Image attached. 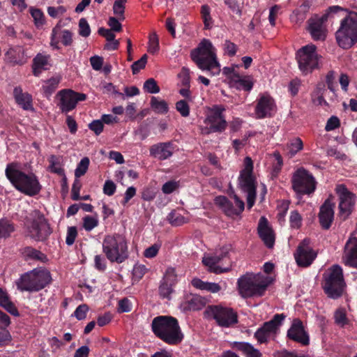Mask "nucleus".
<instances>
[{
  "mask_svg": "<svg viewBox=\"0 0 357 357\" xmlns=\"http://www.w3.org/2000/svg\"><path fill=\"white\" fill-rule=\"evenodd\" d=\"M190 56L197 67L207 71L211 76L218 75L220 73V64L218 61L216 49L209 40L204 39L194 49Z\"/></svg>",
  "mask_w": 357,
  "mask_h": 357,
  "instance_id": "1",
  "label": "nucleus"
},
{
  "mask_svg": "<svg viewBox=\"0 0 357 357\" xmlns=\"http://www.w3.org/2000/svg\"><path fill=\"white\" fill-rule=\"evenodd\" d=\"M6 176L15 188L21 192L34 196L41 190V185L33 173L26 174L22 172L16 163L7 165Z\"/></svg>",
  "mask_w": 357,
  "mask_h": 357,
  "instance_id": "2",
  "label": "nucleus"
},
{
  "mask_svg": "<svg viewBox=\"0 0 357 357\" xmlns=\"http://www.w3.org/2000/svg\"><path fill=\"white\" fill-rule=\"evenodd\" d=\"M151 329L156 337L168 344H177L183 338L178 320L171 316L155 317L151 323Z\"/></svg>",
  "mask_w": 357,
  "mask_h": 357,
  "instance_id": "3",
  "label": "nucleus"
},
{
  "mask_svg": "<svg viewBox=\"0 0 357 357\" xmlns=\"http://www.w3.org/2000/svg\"><path fill=\"white\" fill-rule=\"evenodd\" d=\"M271 282L269 276L248 273L238 280L239 294L243 298L261 296Z\"/></svg>",
  "mask_w": 357,
  "mask_h": 357,
  "instance_id": "4",
  "label": "nucleus"
},
{
  "mask_svg": "<svg viewBox=\"0 0 357 357\" xmlns=\"http://www.w3.org/2000/svg\"><path fill=\"white\" fill-rule=\"evenodd\" d=\"M102 252L112 263L121 264L128 258V243L123 235H106L102 243Z\"/></svg>",
  "mask_w": 357,
  "mask_h": 357,
  "instance_id": "5",
  "label": "nucleus"
},
{
  "mask_svg": "<svg viewBox=\"0 0 357 357\" xmlns=\"http://www.w3.org/2000/svg\"><path fill=\"white\" fill-rule=\"evenodd\" d=\"M52 280L50 272L40 267L22 275L16 285L21 291L36 292L49 285Z\"/></svg>",
  "mask_w": 357,
  "mask_h": 357,
  "instance_id": "6",
  "label": "nucleus"
},
{
  "mask_svg": "<svg viewBox=\"0 0 357 357\" xmlns=\"http://www.w3.org/2000/svg\"><path fill=\"white\" fill-rule=\"evenodd\" d=\"M336 40L344 49L350 48L357 42V13L351 12L341 20Z\"/></svg>",
  "mask_w": 357,
  "mask_h": 357,
  "instance_id": "7",
  "label": "nucleus"
},
{
  "mask_svg": "<svg viewBox=\"0 0 357 357\" xmlns=\"http://www.w3.org/2000/svg\"><path fill=\"white\" fill-rule=\"evenodd\" d=\"M252 172V160L250 157H246L244 160V168L241 170L238 178V185L243 192L247 193L248 209L254 206L256 199L257 183Z\"/></svg>",
  "mask_w": 357,
  "mask_h": 357,
  "instance_id": "8",
  "label": "nucleus"
},
{
  "mask_svg": "<svg viewBox=\"0 0 357 357\" xmlns=\"http://www.w3.org/2000/svg\"><path fill=\"white\" fill-rule=\"evenodd\" d=\"M296 58L300 70L306 75L319 68L321 56L318 54L316 46L310 44L300 48L296 52Z\"/></svg>",
  "mask_w": 357,
  "mask_h": 357,
  "instance_id": "9",
  "label": "nucleus"
},
{
  "mask_svg": "<svg viewBox=\"0 0 357 357\" xmlns=\"http://www.w3.org/2000/svg\"><path fill=\"white\" fill-rule=\"evenodd\" d=\"M225 111V108L222 105L213 106L204 121L206 126H200L201 133L209 135L224 132L227 126V122L222 114Z\"/></svg>",
  "mask_w": 357,
  "mask_h": 357,
  "instance_id": "10",
  "label": "nucleus"
},
{
  "mask_svg": "<svg viewBox=\"0 0 357 357\" xmlns=\"http://www.w3.org/2000/svg\"><path fill=\"white\" fill-rule=\"evenodd\" d=\"M344 287L342 269L339 265H333L326 274L324 290L330 298H337L342 295Z\"/></svg>",
  "mask_w": 357,
  "mask_h": 357,
  "instance_id": "11",
  "label": "nucleus"
},
{
  "mask_svg": "<svg viewBox=\"0 0 357 357\" xmlns=\"http://www.w3.org/2000/svg\"><path fill=\"white\" fill-rule=\"evenodd\" d=\"M292 188L299 195H310L316 188V181L313 176L304 168L298 169L291 178Z\"/></svg>",
  "mask_w": 357,
  "mask_h": 357,
  "instance_id": "12",
  "label": "nucleus"
},
{
  "mask_svg": "<svg viewBox=\"0 0 357 357\" xmlns=\"http://www.w3.org/2000/svg\"><path fill=\"white\" fill-rule=\"evenodd\" d=\"M51 233L52 231L44 215L39 211H34L33 220L31 225L27 227L28 236L35 241H43Z\"/></svg>",
  "mask_w": 357,
  "mask_h": 357,
  "instance_id": "13",
  "label": "nucleus"
},
{
  "mask_svg": "<svg viewBox=\"0 0 357 357\" xmlns=\"http://www.w3.org/2000/svg\"><path fill=\"white\" fill-rule=\"evenodd\" d=\"M206 313L213 317L222 327H231L238 322V315L233 309L220 305L208 306Z\"/></svg>",
  "mask_w": 357,
  "mask_h": 357,
  "instance_id": "14",
  "label": "nucleus"
},
{
  "mask_svg": "<svg viewBox=\"0 0 357 357\" xmlns=\"http://www.w3.org/2000/svg\"><path fill=\"white\" fill-rule=\"evenodd\" d=\"M335 191L340 200V215L345 219L351 214L354 208L357 199L356 196L344 184L337 185Z\"/></svg>",
  "mask_w": 357,
  "mask_h": 357,
  "instance_id": "15",
  "label": "nucleus"
},
{
  "mask_svg": "<svg viewBox=\"0 0 357 357\" xmlns=\"http://www.w3.org/2000/svg\"><path fill=\"white\" fill-rule=\"evenodd\" d=\"M285 319L284 314H276L269 321L265 322L255 333V337L259 344L265 343L272 336H275Z\"/></svg>",
  "mask_w": 357,
  "mask_h": 357,
  "instance_id": "16",
  "label": "nucleus"
},
{
  "mask_svg": "<svg viewBox=\"0 0 357 357\" xmlns=\"http://www.w3.org/2000/svg\"><path fill=\"white\" fill-rule=\"evenodd\" d=\"M59 102L58 106L62 112L67 113L75 108L79 101H84L86 98V95L82 93L75 92L71 89H63L58 93Z\"/></svg>",
  "mask_w": 357,
  "mask_h": 357,
  "instance_id": "17",
  "label": "nucleus"
},
{
  "mask_svg": "<svg viewBox=\"0 0 357 357\" xmlns=\"http://www.w3.org/2000/svg\"><path fill=\"white\" fill-rule=\"evenodd\" d=\"M294 257L298 266L307 267L317 257V252L310 245V241L305 238L298 245Z\"/></svg>",
  "mask_w": 357,
  "mask_h": 357,
  "instance_id": "18",
  "label": "nucleus"
},
{
  "mask_svg": "<svg viewBox=\"0 0 357 357\" xmlns=\"http://www.w3.org/2000/svg\"><path fill=\"white\" fill-rule=\"evenodd\" d=\"M236 206L224 196L217 197L215 199V204L219 206L224 213L229 217H234L239 215L245 208V204L236 195L232 196Z\"/></svg>",
  "mask_w": 357,
  "mask_h": 357,
  "instance_id": "19",
  "label": "nucleus"
},
{
  "mask_svg": "<svg viewBox=\"0 0 357 357\" xmlns=\"http://www.w3.org/2000/svg\"><path fill=\"white\" fill-rule=\"evenodd\" d=\"M275 104L273 99L267 94L260 96L255 107V115L257 119L271 116L275 112Z\"/></svg>",
  "mask_w": 357,
  "mask_h": 357,
  "instance_id": "20",
  "label": "nucleus"
},
{
  "mask_svg": "<svg viewBox=\"0 0 357 357\" xmlns=\"http://www.w3.org/2000/svg\"><path fill=\"white\" fill-rule=\"evenodd\" d=\"M287 337L302 345H307L310 342L309 335L305 331L302 321L298 319L293 320L291 327L287 331Z\"/></svg>",
  "mask_w": 357,
  "mask_h": 357,
  "instance_id": "21",
  "label": "nucleus"
},
{
  "mask_svg": "<svg viewBox=\"0 0 357 357\" xmlns=\"http://www.w3.org/2000/svg\"><path fill=\"white\" fill-rule=\"evenodd\" d=\"M342 260L345 265L357 268V237H350L347 241Z\"/></svg>",
  "mask_w": 357,
  "mask_h": 357,
  "instance_id": "22",
  "label": "nucleus"
},
{
  "mask_svg": "<svg viewBox=\"0 0 357 357\" xmlns=\"http://www.w3.org/2000/svg\"><path fill=\"white\" fill-rule=\"evenodd\" d=\"M327 20V15H323L321 17H315L309 20L308 30L315 40H323L326 38V30L324 23Z\"/></svg>",
  "mask_w": 357,
  "mask_h": 357,
  "instance_id": "23",
  "label": "nucleus"
},
{
  "mask_svg": "<svg viewBox=\"0 0 357 357\" xmlns=\"http://www.w3.org/2000/svg\"><path fill=\"white\" fill-rule=\"evenodd\" d=\"M257 229L259 237L264 244L268 248H272L275 243V234L265 217L260 218Z\"/></svg>",
  "mask_w": 357,
  "mask_h": 357,
  "instance_id": "24",
  "label": "nucleus"
},
{
  "mask_svg": "<svg viewBox=\"0 0 357 357\" xmlns=\"http://www.w3.org/2000/svg\"><path fill=\"white\" fill-rule=\"evenodd\" d=\"M65 46H69L73 43L72 33L69 30H61V26L57 24L52 31L50 45L55 49H59V38Z\"/></svg>",
  "mask_w": 357,
  "mask_h": 357,
  "instance_id": "25",
  "label": "nucleus"
},
{
  "mask_svg": "<svg viewBox=\"0 0 357 357\" xmlns=\"http://www.w3.org/2000/svg\"><path fill=\"white\" fill-rule=\"evenodd\" d=\"M335 204L332 203L330 199H326L320 208L319 214V222L321 227L328 229L334 218Z\"/></svg>",
  "mask_w": 357,
  "mask_h": 357,
  "instance_id": "26",
  "label": "nucleus"
},
{
  "mask_svg": "<svg viewBox=\"0 0 357 357\" xmlns=\"http://www.w3.org/2000/svg\"><path fill=\"white\" fill-rule=\"evenodd\" d=\"M227 250H221L219 254L217 252L213 256L204 257L202 259V262L208 268L211 272L214 273L219 274L227 272L229 270V268H223L218 266V264L227 256Z\"/></svg>",
  "mask_w": 357,
  "mask_h": 357,
  "instance_id": "27",
  "label": "nucleus"
},
{
  "mask_svg": "<svg viewBox=\"0 0 357 357\" xmlns=\"http://www.w3.org/2000/svg\"><path fill=\"white\" fill-rule=\"evenodd\" d=\"M174 150V148L171 142L158 143L150 148V154L158 160H164L172 155Z\"/></svg>",
  "mask_w": 357,
  "mask_h": 357,
  "instance_id": "28",
  "label": "nucleus"
},
{
  "mask_svg": "<svg viewBox=\"0 0 357 357\" xmlns=\"http://www.w3.org/2000/svg\"><path fill=\"white\" fill-rule=\"evenodd\" d=\"M13 96L17 103L24 109H32V98L28 93H24L20 87L17 86L13 90Z\"/></svg>",
  "mask_w": 357,
  "mask_h": 357,
  "instance_id": "29",
  "label": "nucleus"
},
{
  "mask_svg": "<svg viewBox=\"0 0 357 357\" xmlns=\"http://www.w3.org/2000/svg\"><path fill=\"white\" fill-rule=\"evenodd\" d=\"M233 348L241 351L245 357H261L260 351L253 347L250 343L246 342H234Z\"/></svg>",
  "mask_w": 357,
  "mask_h": 357,
  "instance_id": "30",
  "label": "nucleus"
},
{
  "mask_svg": "<svg viewBox=\"0 0 357 357\" xmlns=\"http://www.w3.org/2000/svg\"><path fill=\"white\" fill-rule=\"evenodd\" d=\"M204 301L202 297L197 295H189L181 303V307L184 310H199L204 306Z\"/></svg>",
  "mask_w": 357,
  "mask_h": 357,
  "instance_id": "31",
  "label": "nucleus"
},
{
  "mask_svg": "<svg viewBox=\"0 0 357 357\" xmlns=\"http://www.w3.org/2000/svg\"><path fill=\"white\" fill-rule=\"evenodd\" d=\"M0 305L7 312L15 317L20 315L15 305L10 301V297L6 290L0 287Z\"/></svg>",
  "mask_w": 357,
  "mask_h": 357,
  "instance_id": "32",
  "label": "nucleus"
},
{
  "mask_svg": "<svg viewBox=\"0 0 357 357\" xmlns=\"http://www.w3.org/2000/svg\"><path fill=\"white\" fill-rule=\"evenodd\" d=\"M231 84L236 89L249 91L252 89L253 82L249 77L234 75L231 80Z\"/></svg>",
  "mask_w": 357,
  "mask_h": 357,
  "instance_id": "33",
  "label": "nucleus"
},
{
  "mask_svg": "<svg viewBox=\"0 0 357 357\" xmlns=\"http://www.w3.org/2000/svg\"><path fill=\"white\" fill-rule=\"evenodd\" d=\"M192 284L197 289L205 290L211 293H218L222 289L218 283L204 282L199 278H194L192 280Z\"/></svg>",
  "mask_w": 357,
  "mask_h": 357,
  "instance_id": "34",
  "label": "nucleus"
},
{
  "mask_svg": "<svg viewBox=\"0 0 357 357\" xmlns=\"http://www.w3.org/2000/svg\"><path fill=\"white\" fill-rule=\"evenodd\" d=\"M49 66V57L38 54L33 59V71L34 75L38 76L42 70H47Z\"/></svg>",
  "mask_w": 357,
  "mask_h": 357,
  "instance_id": "35",
  "label": "nucleus"
},
{
  "mask_svg": "<svg viewBox=\"0 0 357 357\" xmlns=\"http://www.w3.org/2000/svg\"><path fill=\"white\" fill-rule=\"evenodd\" d=\"M61 81L60 76H54L44 82L43 90L45 96H50L58 88Z\"/></svg>",
  "mask_w": 357,
  "mask_h": 357,
  "instance_id": "36",
  "label": "nucleus"
},
{
  "mask_svg": "<svg viewBox=\"0 0 357 357\" xmlns=\"http://www.w3.org/2000/svg\"><path fill=\"white\" fill-rule=\"evenodd\" d=\"M326 91L325 85L324 84H319L314 91L312 93V101L314 104L321 105L326 104V102L324 98V92Z\"/></svg>",
  "mask_w": 357,
  "mask_h": 357,
  "instance_id": "37",
  "label": "nucleus"
},
{
  "mask_svg": "<svg viewBox=\"0 0 357 357\" xmlns=\"http://www.w3.org/2000/svg\"><path fill=\"white\" fill-rule=\"evenodd\" d=\"M48 161L50 163L48 169L51 172L56 173L59 175L63 174L64 171L61 165V158L60 156L51 155L48 158Z\"/></svg>",
  "mask_w": 357,
  "mask_h": 357,
  "instance_id": "38",
  "label": "nucleus"
},
{
  "mask_svg": "<svg viewBox=\"0 0 357 357\" xmlns=\"http://www.w3.org/2000/svg\"><path fill=\"white\" fill-rule=\"evenodd\" d=\"M151 106L152 109L158 114H166L169 107L166 101L160 100L156 97H152L151 99Z\"/></svg>",
  "mask_w": 357,
  "mask_h": 357,
  "instance_id": "39",
  "label": "nucleus"
},
{
  "mask_svg": "<svg viewBox=\"0 0 357 357\" xmlns=\"http://www.w3.org/2000/svg\"><path fill=\"white\" fill-rule=\"evenodd\" d=\"M24 254L27 259L38 260L42 262H45L47 260L45 254L31 247L26 248Z\"/></svg>",
  "mask_w": 357,
  "mask_h": 357,
  "instance_id": "40",
  "label": "nucleus"
},
{
  "mask_svg": "<svg viewBox=\"0 0 357 357\" xmlns=\"http://www.w3.org/2000/svg\"><path fill=\"white\" fill-rule=\"evenodd\" d=\"M308 9V5L306 3L302 4L298 10L294 11L291 15V22L296 24L302 23L306 18L305 13Z\"/></svg>",
  "mask_w": 357,
  "mask_h": 357,
  "instance_id": "41",
  "label": "nucleus"
},
{
  "mask_svg": "<svg viewBox=\"0 0 357 357\" xmlns=\"http://www.w3.org/2000/svg\"><path fill=\"white\" fill-rule=\"evenodd\" d=\"M303 148V143L301 138L296 137L289 141L287 145L288 154L291 157L295 155L298 152L301 151Z\"/></svg>",
  "mask_w": 357,
  "mask_h": 357,
  "instance_id": "42",
  "label": "nucleus"
},
{
  "mask_svg": "<svg viewBox=\"0 0 357 357\" xmlns=\"http://www.w3.org/2000/svg\"><path fill=\"white\" fill-rule=\"evenodd\" d=\"M167 220L173 226H180L187 222L188 220L176 211H172L167 215Z\"/></svg>",
  "mask_w": 357,
  "mask_h": 357,
  "instance_id": "43",
  "label": "nucleus"
},
{
  "mask_svg": "<svg viewBox=\"0 0 357 357\" xmlns=\"http://www.w3.org/2000/svg\"><path fill=\"white\" fill-rule=\"evenodd\" d=\"M97 216L86 215L82 219V227L86 231H91L98 225Z\"/></svg>",
  "mask_w": 357,
  "mask_h": 357,
  "instance_id": "44",
  "label": "nucleus"
},
{
  "mask_svg": "<svg viewBox=\"0 0 357 357\" xmlns=\"http://www.w3.org/2000/svg\"><path fill=\"white\" fill-rule=\"evenodd\" d=\"M13 230V226L8 220H0V240L9 236Z\"/></svg>",
  "mask_w": 357,
  "mask_h": 357,
  "instance_id": "45",
  "label": "nucleus"
},
{
  "mask_svg": "<svg viewBox=\"0 0 357 357\" xmlns=\"http://www.w3.org/2000/svg\"><path fill=\"white\" fill-rule=\"evenodd\" d=\"M89 165V159L87 157L83 158L77 165L75 170V176L79 178L85 174Z\"/></svg>",
  "mask_w": 357,
  "mask_h": 357,
  "instance_id": "46",
  "label": "nucleus"
},
{
  "mask_svg": "<svg viewBox=\"0 0 357 357\" xmlns=\"http://www.w3.org/2000/svg\"><path fill=\"white\" fill-rule=\"evenodd\" d=\"M160 49L159 39L155 33H153L149 36L148 43V51L151 54H155Z\"/></svg>",
  "mask_w": 357,
  "mask_h": 357,
  "instance_id": "47",
  "label": "nucleus"
},
{
  "mask_svg": "<svg viewBox=\"0 0 357 357\" xmlns=\"http://www.w3.org/2000/svg\"><path fill=\"white\" fill-rule=\"evenodd\" d=\"M176 109L183 117H188L190 115V106L188 101L181 100L176 103Z\"/></svg>",
  "mask_w": 357,
  "mask_h": 357,
  "instance_id": "48",
  "label": "nucleus"
},
{
  "mask_svg": "<svg viewBox=\"0 0 357 357\" xmlns=\"http://www.w3.org/2000/svg\"><path fill=\"white\" fill-rule=\"evenodd\" d=\"M31 15L33 18L35 24L40 26L45 23V16L43 13L38 8H31Z\"/></svg>",
  "mask_w": 357,
  "mask_h": 357,
  "instance_id": "49",
  "label": "nucleus"
},
{
  "mask_svg": "<svg viewBox=\"0 0 357 357\" xmlns=\"http://www.w3.org/2000/svg\"><path fill=\"white\" fill-rule=\"evenodd\" d=\"M126 0H115L113 6L114 13L118 15L121 20H124V10Z\"/></svg>",
  "mask_w": 357,
  "mask_h": 357,
  "instance_id": "50",
  "label": "nucleus"
},
{
  "mask_svg": "<svg viewBox=\"0 0 357 357\" xmlns=\"http://www.w3.org/2000/svg\"><path fill=\"white\" fill-rule=\"evenodd\" d=\"M79 34L84 38L91 34V28L85 18H81L79 21Z\"/></svg>",
  "mask_w": 357,
  "mask_h": 357,
  "instance_id": "51",
  "label": "nucleus"
},
{
  "mask_svg": "<svg viewBox=\"0 0 357 357\" xmlns=\"http://www.w3.org/2000/svg\"><path fill=\"white\" fill-rule=\"evenodd\" d=\"M144 89L149 93H158L160 91L157 82L153 78H150L144 82Z\"/></svg>",
  "mask_w": 357,
  "mask_h": 357,
  "instance_id": "52",
  "label": "nucleus"
},
{
  "mask_svg": "<svg viewBox=\"0 0 357 357\" xmlns=\"http://www.w3.org/2000/svg\"><path fill=\"white\" fill-rule=\"evenodd\" d=\"M334 318L335 323L340 326H344L347 324L346 312L343 309L337 310L335 312Z\"/></svg>",
  "mask_w": 357,
  "mask_h": 357,
  "instance_id": "53",
  "label": "nucleus"
},
{
  "mask_svg": "<svg viewBox=\"0 0 357 357\" xmlns=\"http://www.w3.org/2000/svg\"><path fill=\"white\" fill-rule=\"evenodd\" d=\"M289 222L291 227L299 228L302 224V217L297 211L291 212Z\"/></svg>",
  "mask_w": 357,
  "mask_h": 357,
  "instance_id": "54",
  "label": "nucleus"
},
{
  "mask_svg": "<svg viewBox=\"0 0 357 357\" xmlns=\"http://www.w3.org/2000/svg\"><path fill=\"white\" fill-rule=\"evenodd\" d=\"M201 14L206 27H208L211 23V9L208 5H203L201 8Z\"/></svg>",
  "mask_w": 357,
  "mask_h": 357,
  "instance_id": "55",
  "label": "nucleus"
},
{
  "mask_svg": "<svg viewBox=\"0 0 357 357\" xmlns=\"http://www.w3.org/2000/svg\"><path fill=\"white\" fill-rule=\"evenodd\" d=\"M77 236V230L76 227H69L67 229L66 243L68 245H72Z\"/></svg>",
  "mask_w": 357,
  "mask_h": 357,
  "instance_id": "56",
  "label": "nucleus"
},
{
  "mask_svg": "<svg viewBox=\"0 0 357 357\" xmlns=\"http://www.w3.org/2000/svg\"><path fill=\"white\" fill-rule=\"evenodd\" d=\"M147 62V55L144 54L140 59L134 62L132 65V70L133 74H137L141 69H143Z\"/></svg>",
  "mask_w": 357,
  "mask_h": 357,
  "instance_id": "57",
  "label": "nucleus"
},
{
  "mask_svg": "<svg viewBox=\"0 0 357 357\" xmlns=\"http://www.w3.org/2000/svg\"><path fill=\"white\" fill-rule=\"evenodd\" d=\"M89 311V307L86 304L79 305L74 312V316L78 320L84 319L86 317V313Z\"/></svg>",
  "mask_w": 357,
  "mask_h": 357,
  "instance_id": "58",
  "label": "nucleus"
},
{
  "mask_svg": "<svg viewBox=\"0 0 357 357\" xmlns=\"http://www.w3.org/2000/svg\"><path fill=\"white\" fill-rule=\"evenodd\" d=\"M172 284L163 282L159 287L160 295L162 298H169V296L172 293Z\"/></svg>",
  "mask_w": 357,
  "mask_h": 357,
  "instance_id": "59",
  "label": "nucleus"
},
{
  "mask_svg": "<svg viewBox=\"0 0 357 357\" xmlns=\"http://www.w3.org/2000/svg\"><path fill=\"white\" fill-rule=\"evenodd\" d=\"M181 79V83L183 86L190 87V70L186 68H183L181 73L178 75Z\"/></svg>",
  "mask_w": 357,
  "mask_h": 357,
  "instance_id": "60",
  "label": "nucleus"
},
{
  "mask_svg": "<svg viewBox=\"0 0 357 357\" xmlns=\"http://www.w3.org/2000/svg\"><path fill=\"white\" fill-rule=\"evenodd\" d=\"M95 268L100 271H105L107 268L105 259L101 255H96L94 257Z\"/></svg>",
  "mask_w": 357,
  "mask_h": 357,
  "instance_id": "61",
  "label": "nucleus"
},
{
  "mask_svg": "<svg viewBox=\"0 0 357 357\" xmlns=\"http://www.w3.org/2000/svg\"><path fill=\"white\" fill-rule=\"evenodd\" d=\"M224 50L225 54L229 56H233L236 53L237 47L234 43L227 40L224 43Z\"/></svg>",
  "mask_w": 357,
  "mask_h": 357,
  "instance_id": "62",
  "label": "nucleus"
},
{
  "mask_svg": "<svg viewBox=\"0 0 357 357\" xmlns=\"http://www.w3.org/2000/svg\"><path fill=\"white\" fill-rule=\"evenodd\" d=\"M146 272V268L142 264H136L132 269L133 277L140 280Z\"/></svg>",
  "mask_w": 357,
  "mask_h": 357,
  "instance_id": "63",
  "label": "nucleus"
},
{
  "mask_svg": "<svg viewBox=\"0 0 357 357\" xmlns=\"http://www.w3.org/2000/svg\"><path fill=\"white\" fill-rule=\"evenodd\" d=\"M116 186L115 183L111 180H107L103 185L104 194L112 196L116 191Z\"/></svg>",
  "mask_w": 357,
  "mask_h": 357,
  "instance_id": "64",
  "label": "nucleus"
}]
</instances>
